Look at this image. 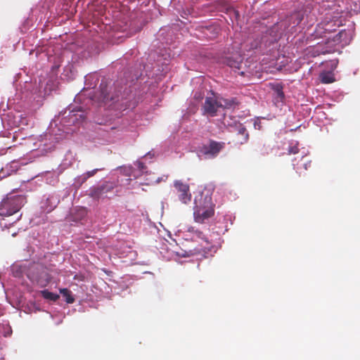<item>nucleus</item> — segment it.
<instances>
[{"instance_id":"obj_1","label":"nucleus","mask_w":360,"mask_h":360,"mask_svg":"<svg viewBox=\"0 0 360 360\" xmlns=\"http://www.w3.org/2000/svg\"><path fill=\"white\" fill-rule=\"evenodd\" d=\"M129 72L123 74L125 81H117L114 83V91H112V86L105 78L102 79L99 91L95 93L90 91L96 86L92 81H98L96 75H89L85 77V85L83 90L75 98L74 103L70 104L65 109L60 111L56 115L51 122L48 131L42 139L44 150L50 151L55 147V143H58L66 137L68 134L76 131L87 119L91 110L90 105L96 104L99 107L105 108H114L122 110L129 108L131 106L134 94L131 84L135 80H138L143 75L135 74L130 81H128Z\"/></svg>"},{"instance_id":"obj_2","label":"nucleus","mask_w":360,"mask_h":360,"mask_svg":"<svg viewBox=\"0 0 360 360\" xmlns=\"http://www.w3.org/2000/svg\"><path fill=\"white\" fill-rule=\"evenodd\" d=\"M194 219L198 223H203L214 214L212 198L210 195L199 193L194 199Z\"/></svg>"},{"instance_id":"obj_3","label":"nucleus","mask_w":360,"mask_h":360,"mask_svg":"<svg viewBox=\"0 0 360 360\" xmlns=\"http://www.w3.org/2000/svg\"><path fill=\"white\" fill-rule=\"evenodd\" d=\"M347 32L342 30L336 34L332 39H328L325 44H318L316 46L307 49V55L316 57L321 54L325 55L334 53L337 51L336 46L343 41V37H346Z\"/></svg>"},{"instance_id":"obj_4","label":"nucleus","mask_w":360,"mask_h":360,"mask_svg":"<svg viewBox=\"0 0 360 360\" xmlns=\"http://www.w3.org/2000/svg\"><path fill=\"white\" fill-rule=\"evenodd\" d=\"M228 144L240 146L248 142L249 134L246 128L239 122L233 121L226 126Z\"/></svg>"},{"instance_id":"obj_5","label":"nucleus","mask_w":360,"mask_h":360,"mask_svg":"<svg viewBox=\"0 0 360 360\" xmlns=\"http://www.w3.org/2000/svg\"><path fill=\"white\" fill-rule=\"evenodd\" d=\"M25 203V195L9 193L0 204V215L11 216L18 212Z\"/></svg>"},{"instance_id":"obj_6","label":"nucleus","mask_w":360,"mask_h":360,"mask_svg":"<svg viewBox=\"0 0 360 360\" xmlns=\"http://www.w3.org/2000/svg\"><path fill=\"white\" fill-rule=\"evenodd\" d=\"M224 143L210 140L207 143L199 146L197 155L200 160H210L216 158L223 149Z\"/></svg>"},{"instance_id":"obj_7","label":"nucleus","mask_w":360,"mask_h":360,"mask_svg":"<svg viewBox=\"0 0 360 360\" xmlns=\"http://www.w3.org/2000/svg\"><path fill=\"white\" fill-rule=\"evenodd\" d=\"M116 184L113 181H105L97 186H93L89 190L88 195L94 200L110 198Z\"/></svg>"},{"instance_id":"obj_8","label":"nucleus","mask_w":360,"mask_h":360,"mask_svg":"<svg viewBox=\"0 0 360 360\" xmlns=\"http://www.w3.org/2000/svg\"><path fill=\"white\" fill-rule=\"evenodd\" d=\"M224 106L219 103L214 97H206L202 105L203 114L207 116L214 117L224 110Z\"/></svg>"},{"instance_id":"obj_9","label":"nucleus","mask_w":360,"mask_h":360,"mask_svg":"<svg viewBox=\"0 0 360 360\" xmlns=\"http://www.w3.org/2000/svg\"><path fill=\"white\" fill-rule=\"evenodd\" d=\"M60 195L56 192L44 195L41 201V208L47 213L53 211L60 202Z\"/></svg>"},{"instance_id":"obj_10","label":"nucleus","mask_w":360,"mask_h":360,"mask_svg":"<svg viewBox=\"0 0 360 360\" xmlns=\"http://www.w3.org/2000/svg\"><path fill=\"white\" fill-rule=\"evenodd\" d=\"M134 165L136 167V168H134L131 166L124 167L121 168V172L124 175L128 176H133L134 179L138 178L139 175H141L144 173H148L147 167L144 162L141 160H137L134 163Z\"/></svg>"},{"instance_id":"obj_11","label":"nucleus","mask_w":360,"mask_h":360,"mask_svg":"<svg viewBox=\"0 0 360 360\" xmlns=\"http://www.w3.org/2000/svg\"><path fill=\"white\" fill-rule=\"evenodd\" d=\"M174 186L179 193V200L184 202L187 203L191 200V195L189 193V186L186 184H184L180 180H176L174 182Z\"/></svg>"},{"instance_id":"obj_12","label":"nucleus","mask_w":360,"mask_h":360,"mask_svg":"<svg viewBox=\"0 0 360 360\" xmlns=\"http://www.w3.org/2000/svg\"><path fill=\"white\" fill-rule=\"evenodd\" d=\"M100 169H95L91 171H89L80 176H78L76 177L74 180V182L72 184V187L77 190L79 189L81 186L90 177L94 176L98 171H99Z\"/></svg>"},{"instance_id":"obj_13","label":"nucleus","mask_w":360,"mask_h":360,"mask_svg":"<svg viewBox=\"0 0 360 360\" xmlns=\"http://www.w3.org/2000/svg\"><path fill=\"white\" fill-rule=\"evenodd\" d=\"M271 89L274 91V99L276 101L283 102L285 98V95L283 91V85L281 84H271Z\"/></svg>"},{"instance_id":"obj_14","label":"nucleus","mask_w":360,"mask_h":360,"mask_svg":"<svg viewBox=\"0 0 360 360\" xmlns=\"http://www.w3.org/2000/svg\"><path fill=\"white\" fill-rule=\"evenodd\" d=\"M240 103V98L239 97L226 98V110L238 109Z\"/></svg>"},{"instance_id":"obj_15","label":"nucleus","mask_w":360,"mask_h":360,"mask_svg":"<svg viewBox=\"0 0 360 360\" xmlns=\"http://www.w3.org/2000/svg\"><path fill=\"white\" fill-rule=\"evenodd\" d=\"M87 210L85 207H81L77 210L76 212L72 214V221L79 222L82 221L86 216Z\"/></svg>"},{"instance_id":"obj_16","label":"nucleus","mask_w":360,"mask_h":360,"mask_svg":"<svg viewBox=\"0 0 360 360\" xmlns=\"http://www.w3.org/2000/svg\"><path fill=\"white\" fill-rule=\"evenodd\" d=\"M319 79L323 84H330L335 81L334 75L330 72H321Z\"/></svg>"},{"instance_id":"obj_17","label":"nucleus","mask_w":360,"mask_h":360,"mask_svg":"<svg viewBox=\"0 0 360 360\" xmlns=\"http://www.w3.org/2000/svg\"><path fill=\"white\" fill-rule=\"evenodd\" d=\"M60 292L65 297L67 303L72 304L75 302V298L72 295V292L67 288L60 289Z\"/></svg>"},{"instance_id":"obj_18","label":"nucleus","mask_w":360,"mask_h":360,"mask_svg":"<svg viewBox=\"0 0 360 360\" xmlns=\"http://www.w3.org/2000/svg\"><path fill=\"white\" fill-rule=\"evenodd\" d=\"M62 75L67 79H72L73 77V65L72 64H68L63 69Z\"/></svg>"},{"instance_id":"obj_19","label":"nucleus","mask_w":360,"mask_h":360,"mask_svg":"<svg viewBox=\"0 0 360 360\" xmlns=\"http://www.w3.org/2000/svg\"><path fill=\"white\" fill-rule=\"evenodd\" d=\"M269 38V36L267 34H266L265 35H264L262 37L261 41H259V44L257 43L255 45H252V47L255 49H257L258 47L262 48V46H264V47L269 46V44H268Z\"/></svg>"},{"instance_id":"obj_20","label":"nucleus","mask_w":360,"mask_h":360,"mask_svg":"<svg viewBox=\"0 0 360 360\" xmlns=\"http://www.w3.org/2000/svg\"><path fill=\"white\" fill-rule=\"evenodd\" d=\"M311 161L310 160H305L303 158L302 159V163L300 167H297L296 168V172L298 174L299 176H301V169L303 168L304 170H307L309 167L311 166Z\"/></svg>"},{"instance_id":"obj_21","label":"nucleus","mask_w":360,"mask_h":360,"mask_svg":"<svg viewBox=\"0 0 360 360\" xmlns=\"http://www.w3.org/2000/svg\"><path fill=\"white\" fill-rule=\"evenodd\" d=\"M41 292H42L43 297L46 300L56 301L59 298V296L58 295L53 293L51 292H49L46 290H43Z\"/></svg>"},{"instance_id":"obj_22","label":"nucleus","mask_w":360,"mask_h":360,"mask_svg":"<svg viewBox=\"0 0 360 360\" xmlns=\"http://www.w3.org/2000/svg\"><path fill=\"white\" fill-rule=\"evenodd\" d=\"M338 63H339V60L338 59H333V60L326 62V65L328 68H330L333 70L337 68Z\"/></svg>"},{"instance_id":"obj_23","label":"nucleus","mask_w":360,"mask_h":360,"mask_svg":"<svg viewBox=\"0 0 360 360\" xmlns=\"http://www.w3.org/2000/svg\"><path fill=\"white\" fill-rule=\"evenodd\" d=\"M299 152V148L297 144L290 146L288 148V154H296Z\"/></svg>"},{"instance_id":"obj_24","label":"nucleus","mask_w":360,"mask_h":360,"mask_svg":"<svg viewBox=\"0 0 360 360\" xmlns=\"http://www.w3.org/2000/svg\"><path fill=\"white\" fill-rule=\"evenodd\" d=\"M60 65V64H55L52 66L51 71L52 73L56 75L57 73V70L59 69Z\"/></svg>"},{"instance_id":"obj_25","label":"nucleus","mask_w":360,"mask_h":360,"mask_svg":"<svg viewBox=\"0 0 360 360\" xmlns=\"http://www.w3.org/2000/svg\"><path fill=\"white\" fill-rule=\"evenodd\" d=\"M153 156H154V154L152 153L151 151H150L146 155H145L142 158L143 159H148V158L151 159Z\"/></svg>"},{"instance_id":"obj_26","label":"nucleus","mask_w":360,"mask_h":360,"mask_svg":"<svg viewBox=\"0 0 360 360\" xmlns=\"http://www.w3.org/2000/svg\"><path fill=\"white\" fill-rule=\"evenodd\" d=\"M194 98H195L196 100H200V99L202 98V95H201V94H200V93H198V92H196V93L195 94V95H194Z\"/></svg>"},{"instance_id":"obj_27","label":"nucleus","mask_w":360,"mask_h":360,"mask_svg":"<svg viewBox=\"0 0 360 360\" xmlns=\"http://www.w3.org/2000/svg\"><path fill=\"white\" fill-rule=\"evenodd\" d=\"M226 65H229V66H230L231 68H232V67H233L232 61H231L229 58H226Z\"/></svg>"},{"instance_id":"obj_28","label":"nucleus","mask_w":360,"mask_h":360,"mask_svg":"<svg viewBox=\"0 0 360 360\" xmlns=\"http://www.w3.org/2000/svg\"><path fill=\"white\" fill-rule=\"evenodd\" d=\"M6 176V174H4V171L0 172V178H4Z\"/></svg>"},{"instance_id":"obj_29","label":"nucleus","mask_w":360,"mask_h":360,"mask_svg":"<svg viewBox=\"0 0 360 360\" xmlns=\"http://www.w3.org/2000/svg\"><path fill=\"white\" fill-rule=\"evenodd\" d=\"M162 178H161V179H160V178H159V179L157 180V182H158V183H159V182H160V181H162Z\"/></svg>"},{"instance_id":"obj_30","label":"nucleus","mask_w":360,"mask_h":360,"mask_svg":"<svg viewBox=\"0 0 360 360\" xmlns=\"http://www.w3.org/2000/svg\"><path fill=\"white\" fill-rule=\"evenodd\" d=\"M32 279H33V281H37V283H39V281L37 280V278H33Z\"/></svg>"},{"instance_id":"obj_31","label":"nucleus","mask_w":360,"mask_h":360,"mask_svg":"<svg viewBox=\"0 0 360 360\" xmlns=\"http://www.w3.org/2000/svg\"><path fill=\"white\" fill-rule=\"evenodd\" d=\"M243 73H244L243 72H238V74H240V75H243Z\"/></svg>"},{"instance_id":"obj_32","label":"nucleus","mask_w":360,"mask_h":360,"mask_svg":"<svg viewBox=\"0 0 360 360\" xmlns=\"http://www.w3.org/2000/svg\"><path fill=\"white\" fill-rule=\"evenodd\" d=\"M20 217H21V214L17 218V220H19Z\"/></svg>"},{"instance_id":"obj_33","label":"nucleus","mask_w":360,"mask_h":360,"mask_svg":"<svg viewBox=\"0 0 360 360\" xmlns=\"http://www.w3.org/2000/svg\"><path fill=\"white\" fill-rule=\"evenodd\" d=\"M15 234H16V233H13V234H12V236H15Z\"/></svg>"}]
</instances>
